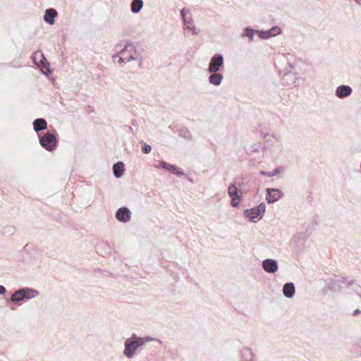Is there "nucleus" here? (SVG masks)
<instances>
[{"instance_id": "f257e3e1", "label": "nucleus", "mask_w": 361, "mask_h": 361, "mask_svg": "<svg viewBox=\"0 0 361 361\" xmlns=\"http://www.w3.org/2000/svg\"><path fill=\"white\" fill-rule=\"evenodd\" d=\"M152 341H157L159 343H162L159 338H154L150 336L140 337L133 334L124 342L123 355L127 358H132L135 355V353L139 348Z\"/></svg>"}, {"instance_id": "f03ea898", "label": "nucleus", "mask_w": 361, "mask_h": 361, "mask_svg": "<svg viewBox=\"0 0 361 361\" xmlns=\"http://www.w3.org/2000/svg\"><path fill=\"white\" fill-rule=\"evenodd\" d=\"M40 145L49 152L54 151L58 146V133L55 130H48L43 135L38 134Z\"/></svg>"}, {"instance_id": "7ed1b4c3", "label": "nucleus", "mask_w": 361, "mask_h": 361, "mask_svg": "<svg viewBox=\"0 0 361 361\" xmlns=\"http://www.w3.org/2000/svg\"><path fill=\"white\" fill-rule=\"evenodd\" d=\"M39 294V291L31 288H21L16 290L11 296L9 302L12 304H18L21 302L30 300Z\"/></svg>"}, {"instance_id": "20e7f679", "label": "nucleus", "mask_w": 361, "mask_h": 361, "mask_svg": "<svg viewBox=\"0 0 361 361\" xmlns=\"http://www.w3.org/2000/svg\"><path fill=\"white\" fill-rule=\"evenodd\" d=\"M265 211L266 205L261 202L257 207L245 209L243 214L251 222L255 223L263 218Z\"/></svg>"}, {"instance_id": "39448f33", "label": "nucleus", "mask_w": 361, "mask_h": 361, "mask_svg": "<svg viewBox=\"0 0 361 361\" xmlns=\"http://www.w3.org/2000/svg\"><path fill=\"white\" fill-rule=\"evenodd\" d=\"M224 60L221 54H215L210 59L207 71L209 73L220 72L224 68Z\"/></svg>"}, {"instance_id": "423d86ee", "label": "nucleus", "mask_w": 361, "mask_h": 361, "mask_svg": "<svg viewBox=\"0 0 361 361\" xmlns=\"http://www.w3.org/2000/svg\"><path fill=\"white\" fill-rule=\"evenodd\" d=\"M180 16L185 26V29L192 31L193 35H198L199 30L192 25L193 20L191 15H188V10L183 8L180 10Z\"/></svg>"}, {"instance_id": "0eeeda50", "label": "nucleus", "mask_w": 361, "mask_h": 361, "mask_svg": "<svg viewBox=\"0 0 361 361\" xmlns=\"http://www.w3.org/2000/svg\"><path fill=\"white\" fill-rule=\"evenodd\" d=\"M120 54H124L127 58V61H135L138 59L140 53L135 49V46L129 42H127L124 47L120 51Z\"/></svg>"}, {"instance_id": "6e6552de", "label": "nucleus", "mask_w": 361, "mask_h": 361, "mask_svg": "<svg viewBox=\"0 0 361 361\" xmlns=\"http://www.w3.org/2000/svg\"><path fill=\"white\" fill-rule=\"evenodd\" d=\"M228 193L231 197V205L233 207H238L239 202L242 198V195H239L237 183L235 182L231 183L229 185Z\"/></svg>"}, {"instance_id": "1a4fd4ad", "label": "nucleus", "mask_w": 361, "mask_h": 361, "mask_svg": "<svg viewBox=\"0 0 361 361\" xmlns=\"http://www.w3.org/2000/svg\"><path fill=\"white\" fill-rule=\"evenodd\" d=\"M154 166L157 169L166 170L177 176H185L183 171L180 168L164 161H159L158 164H155Z\"/></svg>"}, {"instance_id": "9d476101", "label": "nucleus", "mask_w": 361, "mask_h": 361, "mask_svg": "<svg viewBox=\"0 0 361 361\" xmlns=\"http://www.w3.org/2000/svg\"><path fill=\"white\" fill-rule=\"evenodd\" d=\"M347 281V279L343 276L334 275L333 278H329L326 281V285L329 290L333 292H338L341 288V284Z\"/></svg>"}, {"instance_id": "9b49d317", "label": "nucleus", "mask_w": 361, "mask_h": 361, "mask_svg": "<svg viewBox=\"0 0 361 361\" xmlns=\"http://www.w3.org/2000/svg\"><path fill=\"white\" fill-rule=\"evenodd\" d=\"M266 201L269 204H273L283 196V192L278 188H268L266 189Z\"/></svg>"}, {"instance_id": "f8f14e48", "label": "nucleus", "mask_w": 361, "mask_h": 361, "mask_svg": "<svg viewBox=\"0 0 361 361\" xmlns=\"http://www.w3.org/2000/svg\"><path fill=\"white\" fill-rule=\"evenodd\" d=\"M115 217L119 222L127 223L131 219V212L128 207H121L116 212Z\"/></svg>"}, {"instance_id": "ddd939ff", "label": "nucleus", "mask_w": 361, "mask_h": 361, "mask_svg": "<svg viewBox=\"0 0 361 361\" xmlns=\"http://www.w3.org/2000/svg\"><path fill=\"white\" fill-rule=\"evenodd\" d=\"M262 267L264 271L269 274H274L278 271L279 265L276 260L274 259H266L262 261Z\"/></svg>"}, {"instance_id": "4468645a", "label": "nucleus", "mask_w": 361, "mask_h": 361, "mask_svg": "<svg viewBox=\"0 0 361 361\" xmlns=\"http://www.w3.org/2000/svg\"><path fill=\"white\" fill-rule=\"evenodd\" d=\"M352 92L353 89L350 86L341 85L337 87L335 94L339 99H344L350 96Z\"/></svg>"}, {"instance_id": "2eb2a0df", "label": "nucleus", "mask_w": 361, "mask_h": 361, "mask_svg": "<svg viewBox=\"0 0 361 361\" xmlns=\"http://www.w3.org/2000/svg\"><path fill=\"white\" fill-rule=\"evenodd\" d=\"M57 16L58 12L55 8H47L44 12L43 18L47 24L52 25L55 23V18Z\"/></svg>"}, {"instance_id": "dca6fc26", "label": "nucleus", "mask_w": 361, "mask_h": 361, "mask_svg": "<svg viewBox=\"0 0 361 361\" xmlns=\"http://www.w3.org/2000/svg\"><path fill=\"white\" fill-rule=\"evenodd\" d=\"M283 293L287 298H292L295 293V285L292 282H287L283 286Z\"/></svg>"}, {"instance_id": "f3484780", "label": "nucleus", "mask_w": 361, "mask_h": 361, "mask_svg": "<svg viewBox=\"0 0 361 361\" xmlns=\"http://www.w3.org/2000/svg\"><path fill=\"white\" fill-rule=\"evenodd\" d=\"M33 128L36 133H37V135L39 134V133L40 131H42L47 128V122L44 118H38L34 120L33 123Z\"/></svg>"}, {"instance_id": "a211bd4d", "label": "nucleus", "mask_w": 361, "mask_h": 361, "mask_svg": "<svg viewBox=\"0 0 361 361\" xmlns=\"http://www.w3.org/2000/svg\"><path fill=\"white\" fill-rule=\"evenodd\" d=\"M210 75L208 78V81L210 84L219 86L221 84L224 79L223 75L220 72L209 73Z\"/></svg>"}, {"instance_id": "6ab92c4d", "label": "nucleus", "mask_w": 361, "mask_h": 361, "mask_svg": "<svg viewBox=\"0 0 361 361\" xmlns=\"http://www.w3.org/2000/svg\"><path fill=\"white\" fill-rule=\"evenodd\" d=\"M124 171L125 165L123 161H118L113 165V173L116 178H121L123 175Z\"/></svg>"}, {"instance_id": "aec40b11", "label": "nucleus", "mask_w": 361, "mask_h": 361, "mask_svg": "<svg viewBox=\"0 0 361 361\" xmlns=\"http://www.w3.org/2000/svg\"><path fill=\"white\" fill-rule=\"evenodd\" d=\"M39 54L42 59L40 60V65L39 66V67L44 75H48L51 73L49 63L45 59L42 53L40 52Z\"/></svg>"}, {"instance_id": "412c9836", "label": "nucleus", "mask_w": 361, "mask_h": 361, "mask_svg": "<svg viewBox=\"0 0 361 361\" xmlns=\"http://www.w3.org/2000/svg\"><path fill=\"white\" fill-rule=\"evenodd\" d=\"M257 30H255L250 26H247L243 29V32L240 35V37L242 38L247 37L249 42H252L253 41L254 36L255 35L257 34Z\"/></svg>"}, {"instance_id": "4be33fe9", "label": "nucleus", "mask_w": 361, "mask_h": 361, "mask_svg": "<svg viewBox=\"0 0 361 361\" xmlns=\"http://www.w3.org/2000/svg\"><path fill=\"white\" fill-rule=\"evenodd\" d=\"M283 82L286 84V85L290 86L291 85L295 84L297 80V77L295 73H293L291 71L286 72L283 77L282 78Z\"/></svg>"}, {"instance_id": "5701e85b", "label": "nucleus", "mask_w": 361, "mask_h": 361, "mask_svg": "<svg viewBox=\"0 0 361 361\" xmlns=\"http://www.w3.org/2000/svg\"><path fill=\"white\" fill-rule=\"evenodd\" d=\"M144 2L142 0H133L130 3V11L133 13H138L142 8Z\"/></svg>"}, {"instance_id": "b1692460", "label": "nucleus", "mask_w": 361, "mask_h": 361, "mask_svg": "<svg viewBox=\"0 0 361 361\" xmlns=\"http://www.w3.org/2000/svg\"><path fill=\"white\" fill-rule=\"evenodd\" d=\"M255 355L250 348H243L241 351V361H253Z\"/></svg>"}, {"instance_id": "393cba45", "label": "nucleus", "mask_w": 361, "mask_h": 361, "mask_svg": "<svg viewBox=\"0 0 361 361\" xmlns=\"http://www.w3.org/2000/svg\"><path fill=\"white\" fill-rule=\"evenodd\" d=\"M347 286L348 288H352L353 291L356 294H360L361 292V286L354 280L347 281Z\"/></svg>"}, {"instance_id": "a878e982", "label": "nucleus", "mask_w": 361, "mask_h": 361, "mask_svg": "<svg viewBox=\"0 0 361 361\" xmlns=\"http://www.w3.org/2000/svg\"><path fill=\"white\" fill-rule=\"evenodd\" d=\"M257 35L262 39H267L274 37V34H272L269 30H257Z\"/></svg>"}, {"instance_id": "bb28decb", "label": "nucleus", "mask_w": 361, "mask_h": 361, "mask_svg": "<svg viewBox=\"0 0 361 361\" xmlns=\"http://www.w3.org/2000/svg\"><path fill=\"white\" fill-rule=\"evenodd\" d=\"M282 171L281 167H277L272 171H260L259 173L264 176H266L267 177H274L279 173H281Z\"/></svg>"}, {"instance_id": "cd10ccee", "label": "nucleus", "mask_w": 361, "mask_h": 361, "mask_svg": "<svg viewBox=\"0 0 361 361\" xmlns=\"http://www.w3.org/2000/svg\"><path fill=\"white\" fill-rule=\"evenodd\" d=\"M141 145H142L141 146V149H142V153L146 154L150 153V152L152 150V147L149 145H148L146 142L142 141L141 142Z\"/></svg>"}, {"instance_id": "c85d7f7f", "label": "nucleus", "mask_w": 361, "mask_h": 361, "mask_svg": "<svg viewBox=\"0 0 361 361\" xmlns=\"http://www.w3.org/2000/svg\"><path fill=\"white\" fill-rule=\"evenodd\" d=\"M180 135L188 140H191L192 139L190 133L187 129L181 130L180 131Z\"/></svg>"}, {"instance_id": "c756f323", "label": "nucleus", "mask_w": 361, "mask_h": 361, "mask_svg": "<svg viewBox=\"0 0 361 361\" xmlns=\"http://www.w3.org/2000/svg\"><path fill=\"white\" fill-rule=\"evenodd\" d=\"M121 56H118V54H116V55H114L113 56V58L115 59L116 57H118V62L120 63V64H122V63H124L127 61V58L126 57V56L124 54H120Z\"/></svg>"}, {"instance_id": "7c9ffc66", "label": "nucleus", "mask_w": 361, "mask_h": 361, "mask_svg": "<svg viewBox=\"0 0 361 361\" xmlns=\"http://www.w3.org/2000/svg\"><path fill=\"white\" fill-rule=\"evenodd\" d=\"M269 31L271 32L272 34H274V37L281 34V29L279 26H274L271 29H269Z\"/></svg>"}, {"instance_id": "2f4dec72", "label": "nucleus", "mask_w": 361, "mask_h": 361, "mask_svg": "<svg viewBox=\"0 0 361 361\" xmlns=\"http://www.w3.org/2000/svg\"><path fill=\"white\" fill-rule=\"evenodd\" d=\"M135 61H138V62H139V64H138L139 67L141 68L142 66V63H143L144 59H143L142 56L140 54L138 56V59H136Z\"/></svg>"}, {"instance_id": "473e14b6", "label": "nucleus", "mask_w": 361, "mask_h": 361, "mask_svg": "<svg viewBox=\"0 0 361 361\" xmlns=\"http://www.w3.org/2000/svg\"><path fill=\"white\" fill-rule=\"evenodd\" d=\"M6 293V289L4 286L0 285V295H4Z\"/></svg>"}, {"instance_id": "72a5a7b5", "label": "nucleus", "mask_w": 361, "mask_h": 361, "mask_svg": "<svg viewBox=\"0 0 361 361\" xmlns=\"http://www.w3.org/2000/svg\"><path fill=\"white\" fill-rule=\"evenodd\" d=\"M361 313V310H359V309H356L353 311V317H357Z\"/></svg>"}, {"instance_id": "f704fd0d", "label": "nucleus", "mask_w": 361, "mask_h": 361, "mask_svg": "<svg viewBox=\"0 0 361 361\" xmlns=\"http://www.w3.org/2000/svg\"><path fill=\"white\" fill-rule=\"evenodd\" d=\"M357 4L361 6V0H354Z\"/></svg>"}, {"instance_id": "c9c22d12", "label": "nucleus", "mask_w": 361, "mask_h": 361, "mask_svg": "<svg viewBox=\"0 0 361 361\" xmlns=\"http://www.w3.org/2000/svg\"><path fill=\"white\" fill-rule=\"evenodd\" d=\"M10 308L12 310H14L16 308L14 306H13L12 305H10Z\"/></svg>"}, {"instance_id": "e433bc0d", "label": "nucleus", "mask_w": 361, "mask_h": 361, "mask_svg": "<svg viewBox=\"0 0 361 361\" xmlns=\"http://www.w3.org/2000/svg\"><path fill=\"white\" fill-rule=\"evenodd\" d=\"M360 297V298L361 299V292L360 293V294H357Z\"/></svg>"}]
</instances>
